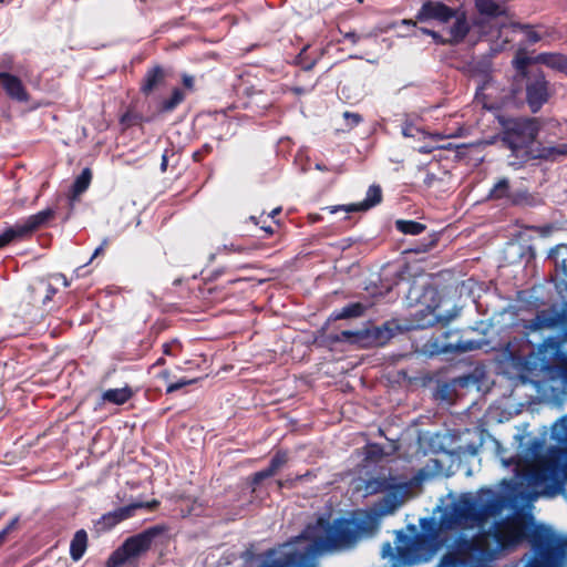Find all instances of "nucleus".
Returning a JSON list of instances; mask_svg holds the SVG:
<instances>
[{"label":"nucleus","instance_id":"nucleus-1","mask_svg":"<svg viewBox=\"0 0 567 567\" xmlns=\"http://www.w3.org/2000/svg\"><path fill=\"white\" fill-rule=\"evenodd\" d=\"M493 539L502 551H514L527 542L532 556L539 567H565L567 559V537L557 534L551 527L535 523L529 514L517 513L496 522Z\"/></svg>","mask_w":567,"mask_h":567},{"label":"nucleus","instance_id":"nucleus-2","mask_svg":"<svg viewBox=\"0 0 567 567\" xmlns=\"http://www.w3.org/2000/svg\"><path fill=\"white\" fill-rule=\"evenodd\" d=\"M504 507L503 497L492 488L478 489L476 496L463 493L441 516V524L446 528H473L498 515Z\"/></svg>","mask_w":567,"mask_h":567},{"label":"nucleus","instance_id":"nucleus-3","mask_svg":"<svg viewBox=\"0 0 567 567\" xmlns=\"http://www.w3.org/2000/svg\"><path fill=\"white\" fill-rule=\"evenodd\" d=\"M370 529V523L365 518H337L331 523L329 518L319 517L303 532V536L311 539V544L305 550L311 551L315 556L318 551L347 546Z\"/></svg>","mask_w":567,"mask_h":567},{"label":"nucleus","instance_id":"nucleus-4","mask_svg":"<svg viewBox=\"0 0 567 567\" xmlns=\"http://www.w3.org/2000/svg\"><path fill=\"white\" fill-rule=\"evenodd\" d=\"M394 544V547L389 542L382 545V557L393 559L392 567L412 566L437 550V532L405 534L399 530Z\"/></svg>","mask_w":567,"mask_h":567},{"label":"nucleus","instance_id":"nucleus-5","mask_svg":"<svg viewBox=\"0 0 567 567\" xmlns=\"http://www.w3.org/2000/svg\"><path fill=\"white\" fill-rule=\"evenodd\" d=\"M499 123L502 125V142L520 162H527L530 158V146L540 130L538 118L501 117Z\"/></svg>","mask_w":567,"mask_h":567},{"label":"nucleus","instance_id":"nucleus-6","mask_svg":"<svg viewBox=\"0 0 567 567\" xmlns=\"http://www.w3.org/2000/svg\"><path fill=\"white\" fill-rule=\"evenodd\" d=\"M168 530L166 525H154L126 538L107 558L105 567H122L146 554L154 540Z\"/></svg>","mask_w":567,"mask_h":567},{"label":"nucleus","instance_id":"nucleus-7","mask_svg":"<svg viewBox=\"0 0 567 567\" xmlns=\"http://www.w3.org/2000/svg\"><path fill=\"white\" fill-rule=\"evenodd\" d=\"M534 484L543 486L542 494L548 497H555L558 494H565V482L567 481V454L559 452L550 455L533 473Z\"/></svg>","mask_w":567,"mask_h":567},{"label":"nucleus","instance_id":"nucleus-8","mask_svg":"<svg viewBox=\"0 0 567 567\" xmlns=\"http://www.w3.org/2000/svg\"><path fill=\"white\" fill-rule=\"evenodd\" d=\"M512 93L516 97L524 93L529 111L535 114L548 103L555 93V89L547 80L544 71L536 68L525 79L512 83Z\"/></svg>","mask_w":567,"mask_h":567},{"label":"nucleus","instance_id":"nucleus-9","mask_svg":"<svg viewBox=\"0 0 567 567\" xmlns=\"http://www.w3.org/2000/svg\"><path fill=\"white\" fill-rule=\"evenodd\" d=\"M54 216L55 210L53 208H45L37 214L30 215L23 221L8 227L2 234H0V249L14 240H22L31 237L35 230L47 225L54 218Z\"/></svg>","mask_w":567,"mask_h":567},{"label":"nucleus","instance_id":"nucleus-10","mask_svg":"<svg viewBox=\"0 0 567 567\" xmlns=\"http://www.w3.org/2000/svg\"><path fill=\"white\" fill-rule=\"evenodd\" d=\"M493 530L484 532L473 536L471 539H463L458 550L463 554H473L481 559H493L502 551L498 545H494Z\"/></svg>","mask_w":567,"mask_h":567},{"label":"nucleus","instance_id":"nucleus-11","mask_svg":"<svg viewBox=\"0 0 567 567\" xmlns=\"http://www.w3.org/2000/svg\"><path fill=\"white\" fill-rule=\"evenodd\" d=\"M342 334L344 337H350L353 334L351 331H343ZM354 336L358 337V340L363 342L364 346L370 347H380L388 343L394 337V328L393 323L386 321L381 326H372L370 328H365L363 330L357 331Z\"/></svg>","mask_w":567,"mask_h":567},{"label":"nucleus","instance_id":"nucleus-12","mask_svg":"<svg viewBox=\"0 0 567 567\" xmlns=\"http://www.w3.org/2000/svg\"><path fill=\"white\" fill-rule=\"evenodd\" d=\"M456 17V10L441 1L426 0L415 16L417 22L435 20L440 23H447Z\"/></svg>","mask_w":567,"mask_h":567},{"label":"nucleus","instance_id":"nucleus-13","mask_svg":"<svg viewBox=\"0 0 567 567\" xmlns=\"http://www.w3.org/2000/svg\"><path fill=\"white\" fill-rule=\"evenodd\" d=\"M409 493L406 483L393 484L375 504V509L380 515L393 514L404 502Z\"/></svg>","mask_w":567,"mask_h":567},{"label":"nucleus","instance_id":"nucleus-14","mask_svg":"<svg viewBox=\"0 0 567 567\" xmlns=\"http://www.w3.org/2000/svg\"><path fill=\"white\" fill-rule=\"evenodd\" d=\"M168 71L161 64L150 66L140 82V92L148 97L165 86Z\"/></svg>","mask_w":567,"mask_h":567},{"label":"nucleus","instance_id":"nucleus-15","mask_svg":"<svg viewBox=\"0 0 567 567\" xmlns=\"http://www.w3.org/2000/svg\"><path fill=\"white\" fill-rule=\"evenodd\" d=\"M0 87L3 90L4 94L14 102L28 103L31 99L23 81L18 75L10 72H0Z\"/></svg>","mask_w":567,"mask_h":567},{"label":"nucleus","instance_id":"nucleus-16","mask_svg":"<svg viewBox=\"0 0 567 567\" xmlns=\"http://www.w3.org/2000/svg\"><path fill=\"white\" fill-rule=\"evenodd\" d=\"M382 202V189L379 185H371L368 190L365 198L357 204L350 205H338V206H327L323 207L322 210H327L329 214H336L339 210H343L346 213H354V212H367L370 208L377 206Z\"/></svg>","mask_w":567,"mask_h":567},{"label":"nucleus","instance_id":"nucleus-17","mask_svg":"<svg viewBox=\"0 0 567 567\" xmlns=\"http://www.w3.org/2000/svg\"><path fill=\"white\" fill-rule=\"evenodd\" d=\"M289 462V452L287 450H278L271 457L269 465L249 477V484L252 492L267 478L272 477L277 472Z\"/></svg>","mask_w":567,"mask_h":567},{"label":"nucleus","instance_id":"nucleus-18","mask_svg":"<svg viewBox=\"0 0 567 567\" xmlns=\"http://www.w3.org/2000/svg\"><path fill=\"white\" fill-rule=\"evenodd\" d=\"M460 313V309L454 307L452 310L446 311L444 315H435L433 310L426 308L424 310H420L414 315L413 326L416 329H425L432 327L434 323L439 322L442 326L449 324L453 319H455Z\"/></svg>","mask_w":567,"mask_h":567},{"label":"nucleus","instance_id":"nucleus-19","mask_svg":"<svg viewBox=\"0 0 567 567\" xmlns=\"http://www.w3.org/2000/svg\"><path fill=\"white\" fill-rule=\"evenodd\" d=\"M558 323V316L555 313H551L548 310H540L536 313L534 319L530 320H520L518 326H522L528 334L532 331H538L544 328H553L557 326Z\"/></svg>","mask_w":567,"mask_h":567},{"label":"nucleus","instance_id":"nucleus-20","mask_svg":"<svg viewBox=\"0 0 567 567\" xmlns=\"http://www.w3.org/2000/svg\"><path fill=\"white\" fill-rule=\"evenodd\" d=\"M142 503H133L123 507H118L112 512L102 515L101 522L107 528H112L121 522L134 516L135 511L142 508Z\"/></svg>","mask_w":567,"mask_h":567},{"label":"nucleus","instance_id":"nucleus-21","mask_svg":"<svg viewBox=\"0 0 567 567\" xmlns=\"http://www.w3.org/2000/svg\"><path fill=\"white\" fill-rule=\"evenodd\" d=\"M535 62L567 75V55L564 53L542 52L535 56Z\"/></svg>","mask_w":567,"mask_h":567},{"label":"nucleus","instance_id":"nucleus-22","mask_svg":"<svg viewBox=\"0 0 567 567\" xmlns=\"http://www.w3.org/2000/svg\"><path fill=\"white\" fill-rule=\"evenodd\" d=\"M29 289L31 293V300L34 303L40 302L43 306L51 301L58 291L55 287H53L49 281L43 279H40L33 285H31Z\"/></svg>","mask_w":567,"mask_h":567},{"label":"nucleus","instance_id":"nucleus-23","mask_svg":"<svg viewBox=\"0 0 567 567\" xmlns=\"http://www.w3.org/2000/svg\"><path fill=\"white\" fill-rule=\"evenodd\" d=\"M512 63L515 69L513 82H518L533 72L534 69H528V66L536 62L535 58L527 56L526 51L524 49H519L517 50Z\"/></svg>","mask_w":567,"mask_h":567},{"label":"nucleus","instance_id":"nucleus-24","mask_svg":"<svg viewBox=\"0 0 567 567\" xmlns=\"http://www.w3.org/2000/svg\"><path fill=\"white\" fill-rule=\"evenodd\" d=\"M134 395V391L130 385L116 389H107L102 393V402H109L115 405H123Z\"/></svg>","mask_w":567,"mask_h":567},{"label":"nucleus","instance_id":"nucleus-25","mask_svg":"<svg viewBox=\"0 0 567 567\" xmlns=\"http://www.w3.org/2000/svg\"><path fill=\"white\" fill-rule=\"evenodd\" d=\"M89 545V537L85 529H79L73 535L70 543V557L73 561H79L85 554Z\"/></svg>","mask_w":567,"mask_h":567},{"label":"nucleus","instance_id":"nucleus-26","mask_svg":"<svg viewBox=\"0 0 567 567\" xmlns=\"http://www.w3.org/2000/svg\"><path fill=\"white\" fill-rule=\"evenodd\" d=\"M185 97V93L182 89L174 87L172 90L171 96L159 102L157 106V112L159 114L172 113L177 109L179 104L184 102Z\"/></svg>","mask_w":567,"mask_h":567},{"label":"nucleus","instance_id":"nucleus-27","mask_svg":"<svg viewBox=\"0 0 567 567\" xmlns=\"http://www.w3.org/2000/svg\"><path fill=\"white\" fill-rule=\"evenodd\" d=\"M470 32V25L464 14L457 17L454 24L450 29V40L447 41L451 44L461 43Z\"/></svg>","mask_w":567,"mask_h":567},{"label":"nucleus","instance_id":"nucleus-28","mask_svg":"<svg viewBox=\"0 0 567 567\" xmlns=\"http://www.w3.org/2000/svg\"><path fill=\"white\" fill-rule=\"evenodd\" d=\"M367 307L361 302H351L346 305L339 310H334L331 317L334 320L350 319V318H359L363 316Z\"/></svg>","mask_w":567,"mask_h":567},{"label":"nucleus","instance_id":"nucleus-29","mask_svg":"<svg viewBox=\"0 0 567 567\" xmlns=\"http://www.w3.org/2000/svg\"><path fill=\"white\" fill-rule=\"evenodd\" d=\"M393 483L385 476L370 477L365 480L363 491L365 495H375L384 493Z\"/></svg>","mask_w":567,"mask_h":567},{"label":"nucleus","instance_id":"nucleus-30","mask_svg":"<svg viewBox=\"0 0 567 567\" xmlns=\"http://www.w3.org/2000/svg\"><path fill=\"white\" fill-rule=\"evenodd\" d=\"M481 348L480 341L476 340H462L461 338L456 341H447L443 344L444 352L464 353L467 351L476 350Z\"/></svg>","mask_w":567,"mask_h":567},{"label":"nucleus","instance_id":"nucleus-31","mask_svg":"<svg viewBox=\"0 0 567 567\" xmlns=\"http://www.w3.org/2000/svg\"><path fill=\"white\" fill-rule=\"evenodd\" d=\"M511 28L513 31L522 32L527 44H536L543 39V35L529 23L512 22Z\"/></svg>","mask_w":567,"mask_h":567},{"label":"nucleus","instance_id":"nucleus-32","mask_svg":"<svg viewBox=\"0 0 567 567\" xmlns=\"http://www.w3.org/2000/svg\"><path fill=\"white\" fill-rule=\"evenodd\" d=\"M567 155V143H561L556 146H546L539 150L537 158L545 161H557L560 156Z\"/></svg>","mask_w":567,"mask_h":567},{"label":"nucleus","instance_id":"nucleus-33","mask_svg":"<svg viewBox=\"0 0 567 567\" xmlns=\"http://www.w3.org/2000/svg\"><path fill=\"white\" fill-rule=\"evenodd\" d=\"M92 181V171L89 167H85L81 174L75 178L71 192L72 197H76L83 194L90 186Z\"/></svg>","mask_w":567,"mask_h":567},{"label":"nucleus","instance_id":"nucleus-34","mask_svg":"<svg viewBox=\"0 0 567 567\" xmlns=\"http://www.w3.org/2000/svg\"><path fill=\"white\" fill-rule=\"evenodd\" d=\"M474 2L477 11L482 16L497 18L504 13L499 4H497L494 0H474Z\"/></svg>","mask_w":567,"mask_h":567},{"label":"nucleus","instance_id":"nucleus-35","mask_svg":"<svg viewBox=\"0 0 567 567\" xmlns=\"http://www.w3.org/2000/svg\"><path fill=\"white\" fill-rule=\"evenodd\" d=\"M395 228L402 234L415 236L422 234L426 229V226L415 220L398 219L395 221Z\"/></svg>","mask_w":567,"mask_h":567},{"label":"nucleus","instance_id":"nucleus-36","mask_svg":"<svg viewBox=\"0 0 567 567\" xmlns=\"http://www.w3.org/2000/svg\"><path fill=\"white\" fill-rule=\"evenodd\" d=\"M200 291L203 297L209 302H221L228 297L223 287L212 286L210 284H206Z\"/></svg>","mask_w":567,"mask_h":567},{"label":"nucleus","instance_id":"nucleus-37","mask_svg":"<svg viewBox=\"0 0 567 567\" xmlns=\"http://www.w3.org/2000/svg\"><path fill=\"white\" fill-rule=\"evenodd\" d=\"M511 186L507 178H501L489 190V199H507L511 196Z\"/></svg>","mask_w":567,"mask_h":567},{"label":"nucleus","instance_id":"nucleus-38","mask_svg":"<svg viewBox=\"0 0 567 567\" xmlns=\"http://www.w3.org/2000/svg\"><path fill=\"white\" fill-rule=\"evenodd\" d=\"M142 122L143 116L140 113L134 112L130 109L126 112H124L120 117V124L123 131L136 125H141Z\"/></svg>","mask_w":567,"mask_h":567},{"label":"nucleus","instance_id":"nucleus-39","mask_svg":"<svg viewBox=\"0 0 567 567\" xmlns=\"http://www.w3.org/2000/svg\"><path fill=\"white\" fill-rule=\"evenodd\" d=\"M553 439L560 444H567V416L560 417L554 424Z\"/></svg>","mask_w":567,"mask_h":567},{"label":"nucleus","instance_id":"nucleus-40","mask_svg":"<svg viewBox=\"0 0 567 567\" xmlns=\"http://www.w3.org/2000/svg\"><path fill=\"white\" fill-rule=\"evenodd\" d=\"M401 133L404 137L413 138H420L421 135H424V131L410 121H405L402 124Z\"/></svg>","mask_w":567,"mask_h":567},{"label":"nucleus","instance_id":"nucleus-41","mask_svg":"<svg viewBox=\"0 0 567 567\" xmlns=\"http://www.w3.org/2000/svg\"><path fill=\"white\" fill-rule=\"evenodd\" d=\"M197 382V379H187V378H181L179 380L175 382H169L166 386V394L174 393L187 385L194 384Z\"/></svg>","mask_w":567,"mask_h":567},{"label":"nucleus","instance_id":"nucleus-42","mask_svg":"<svg viewBox=\"0 0 567 567\" xmlns=\"http://www.w3.org/2000/svg\"><path fill=\"white\" fill-rule=\"evenodd\" d=\"M342 116H343V118L346 121V125L349 128H353V127L358 126L363 121V117H362L361 114L349 112V111H346L342 114Z\"/></svg>","mask_w":567,"mask_h":567},{"label":"nucleus","instance_id":"nucleus-43","mask_svg":"<svg viewBox=\"0 0 567 567\" xmlns=\"http://www.w3.org/2000/svg\"><path fill=\"white\" fill-rule=\"evenodd\" d=\"M316 60H308L303 56V52L299 53L296 58V64L301 68L302 71H310L316 65Z\"/></svg>","mask_w":567,"mask_h":567},{"label":"nucleus","instance_id":"nucleus-44","mask_svg":"<svg viewBox=\"0 0 567 567\" xmlns=\"http://www.w3.org/2000/svg\"><path fill=\"white\" fill-rule=\"evenodd\" d=\"M529 195L527 192L511 193L508 202L513 205H522L527 202Z\"/></svg>","mask_w":567,"mask_h":567},{"label":"nucleus","instance_id":"nucleus-45","mask_svg":"<svg viewBox=\"0 0 567 567\" xmlns=\"http://www.w3.org/2000/svg\"><path fill=\"white\" fill-rule=\"evenodd\" d=\"M264 215H261L260 217H255V216H250V220L255 224V225H260V228L265 231L266 236H270L275 233L274 228L269 225H266V219H262Z\"/></svg>","mask_w":567,"mask_h":567},{"label":"nucleus","instance_id":"nucleus-46","mask_svg":"<svg viewBox=\"0 0 567 567\" xmlns=\"http://www.w3.org/2000/svg\"><path fill=\"white\" fill-rule=\"evenodd\" d=\"M18 520L19 518L18 517H14L13 519L10 520V523L2 529L0 530V547L3 545V543L6 542V538L8 536V534L16 528L17 524H18Z\"/></svg>","mask_w":567,"mask_h":567},{"label":"nucleus","instance_id":"nucleus-47","mask_svg":"<svg viewBox=\"0 0 567 567\" xmlns=\"http://www.w3.org/2000/svg\"><path fill=\"white\" fill-rule=\"evenodd\" d=\"M340 33L343 35L344 40H348L352 45H355L362 38H365L367 35L358 34L354 31H347L343 32L340 30Z\"/></svg>","mask_w":567,"mask_h":567},{"label":"nucleus","instance_id":"nucleus-48","mask_svg":"<svg viewBox=\"0 0 567 567\" xmlns=\"http://www.w3.org/2000/svg\"><path fill=\"white\" fill-rule=\"evenodd\" d=\"M298 483L297 476L277 481L279 488H293Z\"/></svg>","mask_w":567,"mask_h":567},{"label":"nucleus","instance_id":"nucleus-49","mask_svg":"<svg viewBox=\"0 0 567 567\" xmlns=\"http://www.w3.org/2000/svg\"><path fill=\"white\" fill-rule=\"evenodd\" d=\"M175 348H181V344L177 340H173L171 342H165L163 344V353L165 355H176V353L174 352Z\"/></svg>","mask_w":567,"mask_h":567},{"label":"nucleus","instance_id":"nucleus-50","mask_svg":"<svg viewBox=\"0 0 567 567\" xmlns=\"http://www.w3.org/2000/svg\"><path fill=\"white\" fill-rule=\"evenodd\" d=\"M182 83L184 85L185 89L189 90V91H194V87H195V79L193 75H189V74H183L182 75Z\"/></svg>","mask_w":567,"mask_h":567},{"label":"nucleus","instance_id":"nucleus-51","mask_svg":"<svg viewBox=\"0 0 567 567\" xmlns=\"http://www.w3.org/2000/svg\"><path fill=\"white\" fill-rule=\"evenodd\" d=\"M241 93L252 99L255 95H264L261 90H257L254 86H243Z\"/></svg>","mask_w":567,"mask_h":567},{"label":"nucleus","instance_id":"nucleus-52","mask_svg":"<svg viewBox=\"0 0 567 567\" xmlns=\"http://www.w3.org/2000/svg\"><path fill=\"white\" fill-rule=\"evenodd\" d=\"M429 477H430V472L426 468H421L413 477V482L415 484H420Z\"/></svg>","mask_w":567,"mask_h":567},{"label":"nucleus","instance_id":"nucleus-53","mask_svg":"<svg viewBox=\"0 0 567 567\" xmlns=\"http://www.w3.org/2000/svg\"><path fill=\"white\" fill-rule=\"evenodd\" d=\"M212 151V147L209 145H205L203 150L196 151L193 154V159L195 162H202L204 156Z\"/></svg>","mask_w":567,"mask_h":567},{"label":"nucleus","instance_id":"nucleus-54","mask_svg":"<svg viewBox=\"0 0 567 567\" xmlns=\"http://www.w3.org/2000/svg\"><path fill=\"white\" fill-rule=\"evenodd\" d=\"M420 31L422 33H424V34L431 35L435 40V42H437V43H445L443 40H441L440 34L437 32L433 31V30H430L427 28L421 27Z\"/></svg>","mask_w":567,"mask_h":567},{"label":"nucleus","instance_id":"nucleus-55","mask_svg":"<svg viewBox=\"0 0 567 567\" xmlns=\"http://www.w3.org/2000/svg\"><path fill=\"white\" fill-rule=\"evenodd\" d=\"M311 90H312V87L311 89H306L303 86H298V85L289 87V91L291 93H293L295 95H297V96L305 95V94L309 93Z\"/></svg>","mask_w":567,"mask_h":567},{"label":"nucleus","instance_id":"nucleus-56","mask_svg":"<svg viewBox=\"0 0 567 567\" xmlns=\"http://www.w3.org/2000/svg\"><path fill=\"white\" fill-rule=\"evenodd\" d=\"M168 152H171L172 155H174L173 150H165V152L163 153L162 161H161V171L163 173L166 172L167 166H168Z\"/></svg>","mask_w":567,"mask_h":567},{"label":"nucleus","instance_id":"nucleus-57","mask_svg":"<svg viewBox=\"0 0 567 567\" xmlns=\"http://www.w3.org/2000/svg\"><path fill=\"white\" fill-rule=\"evenodd\" d=\"M437 243V237L435 235L432 236L431 240L427 244L422 245V248L417 249L416 251H427L432 247H434Z\"/></svg>","mask_w":567,"mask_h":567},{"label":"nucleus","instance_id":"nucleus-58","mask_svg":"<svg viewBox=\"0 0 567 567\" xmlns=\"http://www.w3.org/2000/svg\"><path fill=\"white\" fill-rule=\"evenodd\" d=\"M437 181V177L433 173H427L424 178V185L426 187H433L434 183Z\"/></svg>","mask_w":567,"mask_h":567},{"label":"nucleus","instance_id":"nucleus-59","mask_svg":"<svg viewBox=\"0 0 567 567\" xmlns=\"http://www.w3.org/2000/svg\"><path fill=\"white\" fill-rule=\"evenodd\" d=\"M106 245H107V240L105 239V240H103V243H102V244H101V245H100V246L94 250V252H93V255H92L91 260H92L93 258H95V257H97V256H100V255L104 254V249H105Z\"/></svg>","mask_w":567,"mask_h":567},{"label":"nucleus","instance_id":"nucleus-60","mask_svg":"<svg viewBox=\"0 0 567 567\" xmlns=\"http://www.w3.org/2000/svg\"><path fill=\"white\" fill-rule=\"evenodd\" d=\"M171 377H172V373L169 370H163L161 371L158 374H157V378L162 379L163 381H165L167 384L171 382Z\"/></svg>","mask_w":567,"mask_h":567},{"label":"nucleus","instance_id":"nucleus-61","mask_svg":"<svg viewBox=\"0 0 567 567\" xmlns=\"http://www.w3.org/2000/svg\"><path fill=\"white\" fill-rule=\"evenodd\" d=\"M381 455H382V450L377 445H373L372 450L368 453V457H370V458L380 457Z\"/></svg>","mask_w":567,"mask_h":567},{"label":"nucleus","instance_id":"nucleus-62","mask_svg":"<svg viewBox=\"0 0 567 567\" xmlns=\"http://www.w3.org/2000/svg\"><path fill=\"white\" fill-rule=\"evenodd\" d=\"M142 504H143L142 508H143V507H146V508H148V509H155V508H157V507H158L159 502H158V501H156V499H153V501H151V502L142 503Z\"/></svg>","mask_w":567,"mask_h":567},{"label":"nucleus","instance_id":"nucleus-63","mask_svg":"<svg viewBox=\"0 0 567 567\" xmlns=\"http://www.w3.org/2000/svg\"><path fill=\"white\" fill-rule=\"evenodd\" d=\"M313 476H315V475L312 474V472L307 471L305 474L297 475V478H298V482H301V481H309V480H311Z\"/></svg>","mask_w":567,"mask_h":567},{"label":"nucleus","instance_id":"nucleus-64","mask_svg":"<svg viewBox=\"0 0 567 567\" xmlns=\"http://www.w3.org/2000/svg\"><path fill=\"white\" fill-rule=\"evenodd\" d=\"M281 213V207H277L271 210V213L268 214L267 218H275L277 215Z\"/></svg>","mask_w":567,"mask_h":567}]
</instances>
